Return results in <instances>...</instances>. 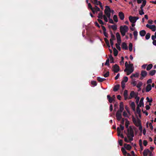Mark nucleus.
<instances>
[{"instance_id": "nucleus-46", "label": "nucleus", "mask_w": 156, "mask_h": 156, "mask_svg": "<svg viewBox=\"0 0 156 156\" xmlns=\"http://www.w3.org/2000/svg\"><path fill=\"white\" fill-rule=\"evenodd\" d=\"M129 64L128 65L127 68H133V64H130V61L129 62Z\"/></svg>"}, {"instance_id": "nucleus-39", "label": "nucleus", "mask_w": 156, "mask_h": 156, "mask_svg": "<svg viewBox=\"0 0 156 156\" xmlns=\"http://www.w3.org/2000/svg\"><path fill=\"white\" fill-rule=\"evenodd\" d=\"M142 82H139L138 83L137 85H136V87L138 88H140V87H141V86H142Z\"/></svg>"}, {"instance_id": "nucleus-63", "label": "nucleus", "mask_w": 156, "mask_h": 156, "mask_svg": "<svg viewBox=\"0 0 156 156\" xmlns=\"http://www.w3.org/2000/svg\"><path fill=\"white\" fill-rule=\"evenodd\" d=\"M109 110L111 112L113 110V105L112 104H111L110 106Z\"/></svg>"}, {"instance_id": "nucleus-55", "label": "nucleus", "mask_w": 156, "mask_h": 156, "mask_svg": "<svg viewBox=\"0 0 156 156\" xmlns=\"http://www.w3.org/2000/svg\"><path fill=\"white\" fill-rule=\"evenodd\" d=\"M133 121L134 123L136 126V124H137V123H136V120L134 118V117H133Z\"/></svg>"}, {"instance_id": "nucleus-62", "label": "nucleus", "mask_w": 156, "mask_h": 156, "mask_svg": "<svg viewBox=\"0 0 156 156\" xmlns=\"http://www.w3.org/2000/svg\"><path fill=\"white\" fill-rule=\"evenodd\" d=\"M120 131L121 130H124V126H122L121 124H120Z\"/></svg>"}, {"instance_id": "nucleus-52", "label": "nucleus", "mask_w": 156, "mask_h": 156, "mask_svg": "<svg viewBox=\"0 0 156 156\" xmlns=\"http://www.w3.org/2000/svg\"><path fill=\"white\" fill-rule=\"evenodd\" d=\"M146 100H147V102L149 103H151L152 101V99H150L148 97L146 98Z\"/></svg>"}, {"instance_id": "nucleus-24", "label": "nucleus", "mask_w": 156, "mask_h": 156, "mask_svg": "<svg viewBox=\"0 0 156 156\" xmlns=\"http://www.w3.org/2000/svg\"><path fill=\"white\" fill-rule=\"evenodd\" d=\"M103 12L102 11H101L98 14V17L99 19H102L103 18Z\"/></svg>"}, {"instance_id": "nucleus-25", "label": "nucleus", "mask_w": 156, "mask_h": 156, "mask_svg": "<svg viewBox=\"0 0 156 156\" xmlns=\"http://www.w3.org/2000/svg\"><path fill=\"white\" fill-rule=\"evenodd\" d=\"M134 38L135 40H137V36L138 35V32L136 30L133 32V33Z\"/></svg>"}, {"instance_id": "nucleus-61", "label": "nucleus", "mask_w": 156, "mask_h": 156, "mask_svg": "<svg viewBox=\"0 0 156 156\" xmlns=\"http://www.w3.org/2000/svg\"><path fill=\"white\" fill-rule=\"evenodd\" d=\"M104 41L105 42L106 44H108L109 43L108 40L106 38H104Z\"/></svg>"}, {"instance_id": "nucleus-36", "label": "nucleus", "mask_w": 156, "mask_h": 156, "mask_svg": "<svg viewBox=\"0 0 156 156\" xmlns=\"http://www.w3.org/2000/svg\"><path fill=\"white\" fill-rule=\"evenodd\" d=\"M129 124V122L127 120L125 123V126L126 128H127V129H128V128H129L128 127Z\"/></svg>"}, {"instance_id": "nucleus-26", "label": "nucleus", "mask_w": 156, "mask_h": 156, "mask_svg": "<svg viewBox=\"0 0 156 156\" xmlns=\"http://www.w3.org/2000/svg\"><path fill=\"white\" fill-rule=\"evenodd\" d=\"M113 49V53L114 56H116L118 54V51L115 48H114Z\"/></svg>"}, {"instance_id": "nucleus-18", "label": "nucleus", "mask_w": 156, "mask_h": 156, "mask_svg": "<svg viewBox=\"0 0 156 156\" xmlns=\"http://www.w3.org/2000/svg\"><path fill=\"white\" fill-rule=\"evenodd\" d=\"M151 89V84H148L146 87V91L148 92Z\"/></svg>"}, {"instance_id": "nucleus-54", "label": "nucleus", "mask_w": 156, "mask_h": 156, "mask_svg": "<svg viewBox=\"0 0 156 156\" xmlns=\"http://www.w3.org/2000/svg\"><path fill=\"white\" fill-rule=\"evenodd\" d=\"M123 115L125 117H128L127 114L125 111H124L123 112Z\"/></svg>"}, {"instance_id": "nucleus-48", "label": "nucleus", "mask_w": 156, "mask_h": 156, "mask_svg": "<svg viewBox=\"0 0 156 156\" xmlns=\"http://www.w3.org/2000/svg\"><path fill=\"white\" fill-rule=\"evenodd\" d=\"M91 83L92 85L96 86L97 85V83L96 81H93L91 82Z\"/></svg>"}, {"instance_id": "nucleus-14", "label": "nucleus", "mask_w": 156, "mask_h": 156, "mask_svg": "<svg viewBox=\"0 0 156 156\" xmlns=\"http://www.w3.org/2000/svg\"><path fill=\"white\" fill-rule=\"evenodd\" d=\"M147 74V72L144 70H142L141 71V75L143 77H145Z\"/></svg>"}, {"instance_id": "nucleus-17", "label": "nucleus", "mask_w": 156, "mask_h": 156, "mask_svg": "<svg viewBox=\"0 0 156 156\" xmlns=\"http://www.w3.org/2000/svg\"><path fill=\"white\" fill-rule=\"evenodd\" d=\"M144 99V98L142 97L141 98L139 104H138L140 107H141L142 106L143 107L144 106V103L143 102V100Z\"/></svg>"}, {"instance_id": "nucleus-57", "label": "nucleus", "mask_w": 156, "mask_h": 156, "mask_svg": "<svg viewBox=\"0 0 156 156\" xmlns=\"http://www.w3.org/2000/svg\"><path fill=\"white\" fill-rule=\"evenodd\" d=\"M124 57H121V60L120 61V64L121 65L122 64H124Z\"/></svg>"}, {"instance_id": "nucleus-7", "label": "nucleus", "mask_w": 156, "mask_h": 156, "mask_svg": "<svg viewBox=\"0 0 156 156\" xmlns=\"http://www.w3.org/2000/svg\"><path fill=\"white\" fill-rule=\"evenodd\" d=\"M121 151L122 152V153L124 155L126 156L127 155V156H131V155L130 154H129V153H127V152L126 151V150L123 147H122Z\"/></svg>"}, {"instance_id": "nucleus-59", "label": "nucleus", "mask_w": 156, "mask_h": 156, "mask_svg": "<svg viewBox=\"0 0 156 156\" xmlns=\"http://www.w3.org/2000/svg\"><path fill=\"white\" fill-rule=\"evenodd\" d=\"M101 27L102 30L103 31V32L106 31V29L104 26L101 25Z\"/></svg>"}, {"instance_id": "nucleus-21", "label": "nucleus", "mask_w": 156, "mask_h": 156, "mask_svg": "<svg viewBox=\"0 0 156 156\" xmlns=\"http://www.w3.org/2000/svg\"><path fill=\"white\" fill-rule=\"evenodd\" d=\"M107 98L109 102L110 103H112V101L114 100L113 98H112L109 95H108L107 96Z\"/></svg>"}, {"instance_id": "nucleus-35", "label": "nucleus", "mask_w": 156, "mask_h": 156, "mask_svg": "<svg viewBox=\"0 0 156 156\" xmlns=\"http://www.w3.org/2000/svg\"><path fill=\"white\" fill-rule=\"evenodd\" d=\"M117 130L118 133V136H120L121 134V131L120 128L119 127H118L117 128Z\"/></svg>"}, {"instance_id": "nucleus-50", "label": "nucleus", "mask_w": 156, "mask_h": 156, "mask_svg": "<svg viewBox=\"0 0 156 156\" xmlns=\"http://www.w3.org/2000/svg\"><path fill=\"white\" fill-rule=\"evenodd\" d=\"M111 38L110 39H111L113 41L115 40V36L114 34H112L111 35Z\"/></svg>"}, {"instance_id": "nucleus-16", "label": "nucleus", "mask_w": 156, "mask_h": 156, "mask_svg": "<svg viewBox=\"0 0 156 156\" xmlns=\"http://www.w3.org/2000/svg\"><path fill=\"white\" fill-rule=\"evenodd\" d=\"M139 34L141 36L144 37L145 35L146 32L145 30H142L140 31Z\"/></svg>"}, {"instance_id": "nucleus-22", "label": "nucleus", "mask_w": 156, "mask_h": 156, "mask_svg": "<svg viewBox=\"0 0 156 156\" xmlns=\"http://www.w3.org/2000/svg\"><path fill=\"white\" fill-rule=\"evenodd\" d=\"M156 72V71L155 70H152L149 71V75L150 76H153L154 75Z\"/></svg>"}, {"instance_id": "nucleus-1", "label": "nucleus", "mask_w": 156, "mask_h": 156, "mask_svg": "<svg viewBox=\"0 0 156 156\" xmlns=\"http://www.w3.org/2000/svg\"><path fill=\"white\" fill-rule=\"evenodd\" d=\"M123 110V104L122 102H121L119 106V110L117 111L116 114V117L118 121H120L122 119V112Z\"/></svg>"}, {"instance_id": "nucleus-42", "label": "nucleus", "mask_w": 156, "mask_h": 156, "mask_svg": "<svg viewBox=\"0 0 156 156\" xmlns=\"http://www.w3.org/2000/svg\"><path fill=\"white\" fill-rule=\"evenodd\" d=\"M105 65L108 66L109 65V60L108 58V59L106 60V62L105 63Z\"/></svg>"}, {"instance_id": "nucleus-28", "label": "nucleus", "mask_w": 156, "mask_h": 156, "mask_svg": "<svg viewBox=\"0 0 156 156\" xmlns=\"http://www.w3.org/2000/svg\"><path fill=\"white\" fill-rule=\"evenodd\" d=\"M138 122H139V125H138L137 124H136V126H139V130L141 132H142V125H141V124H140V121H139Z\"/></svg>"}, {"instance_id": "nucleus-56", "label": "nucleus", "mask_w": 156, "mask_h": 156, "mask_svg": "<svg viewBox=\"0 0 156 156\" xmlns=\"http://www.w3.org/2000/svg\"><path fill=\"white\" fill-rule=\"evenodd\" d=\"M143 144L144 146H146L147 144V141L146 140H144L143 141Z\"/></svg>"}, {"instance_id": "nucleus-15", "label": "nucleus", "mask_w": 156, "mask_h": 156, "mask_svg": "<svg viewBox=\"0 0 156 156\" xmlns=\"http://www.w3.org/2000/svg\"><path fill=\"white\" fill-rule=\"evenodd\" d=\"M124 147L127 150H130L131 148V147L129 144H124Z\"/></svg>"}, {"instance_id": "nucleus-38", "label": "nucleus", "mask_w": 156, "mask_h": 156, "mask_svg": "<svg viewBox=\"0 0 156 156\" xmlns=\"http://www.w3.org/2000/svg\"><path fill=\"white\" fill-rule=\"evenodd\" d=\"M128 80V78L127 76H125L123 77V80L122 81H123L124 83H126L127 82Z\"/></svg>"}, {"instance_id": "nucleus-13", "label": "nucleus", "mask_w": 156, "mask_h": 156, "mask_svg": "<svg viewBox=\"0 0 156 156\" xmlns=\"http://www.w3.org/2000/svg\"><path fill=\"white\" fill-rule=\"evenodd\" d=\"M140 106L139 105H137V107H136V112L138 114H139V116L140 117H141V115H140V112H141V110L140 108Z\"/></svg>"}, {"instance_id": "nucleus-37", "label": "nucleus", "mask_w": 156, "mask_h": 156, "mask_svg": "<svg viewBox=\"0 0 156 156\" xmlns=\"http://www.w3.org/2000/svg\"><path fill=\"white\" fill-rule=\"evenodd\" d=\"M113 19L114 20V21L115 22H118V17H117V15H114L113 16Z\"/></svg>"}, {"instance_id": "nucleus-8", "label": "nucleus", "mask_w": 156, "mask_h": 156, "mask_svg": "<svg viewBox=\"0 0 156 156\" xmlns=\"http://www.w3.org/2000/svg\"><path fill=\"white\" fill-rule=\"evenodd\" d=\"M136 96H137V94H136L134 91H132L130 93L129 99H131L132 98H133L134 96L136 97Z\"/></svg>"}, {"instance_id": "nucleus-34", "label": "nucleus", "mask_w": 156, "mask_h": 156, "mask_svg": "<svg viewBox=\"0 0 156 156\" xmlns=\"http://www.w3.org/2000/svg\"><path fill=\"white\" fill-rule=\"evenodd\" d=\"M151 36V34L150 33H147L145 36V38L146 40L149 39Z\"/></svg>"}, {"instance_id": "nucleus-12", "label": "nucleus", "mask_w": 156, "mask_h": 156, "mask_svg": "<svg viewBox=\"0 0 156 156\" xmlns=\"http://www.w3.org/2000/svg\"><path fill=\"white\" fill-rule=\"evenodd\" d=\"M150 152V151L148 149H145L143 152L144 156H147Z\"/></svg>"}, {"instance_id": "nucleus-6", "label": "nucleus", "mask_w": 156, "mask_h": 156, "mask_svg": "<svg viewBox=\"0 0 156 156\" xmlns=\"http://www.w3.org/2000/svg\"><path fill=\"white\" fill-rule=\"evenodd\" d=\"M105 10L104 12L106 15L107 13H111V10L109 7L107 5H106L105 6Z\"/></svg>"}, {"instance_id": "nucleus-19", "label": "nucleus", "mask_w": 156, "mask_h": 156, "mask_svg": "<svg viewBox=\"0 0 156 156\" xmlns=\"http://www.w3.org/2000/svg\"><path fill=\"white\" fill-rule=\"evenodd\" d=\"M108 27L109 28H111L114 31L116 30L117 29V27L116 25H109Z\"/></svg>"}, {"instance_id": "nucleus-41", "label": "nucleus", "mask_w": 156, "mask_h": 156, "mask_svg": "<svg viewBox=\"0 0 156 156\" xmlns=\"http://www.w3.org/2000/svg\"><path fill=\"white\" fill-rule=\"evenodd\" d=\"M94 8V10L96 12H98V11H100V9L99 8H98V6H95V7Z\"/></svg>"}, {"instance_id": "nucleus-30", "label": "nucleus", "mask_w": 156, "mask_h": 156, "mask_svg": "<svg viewBox=\"0 0 156 156\" xmlns=\"http://www.w3.org/2000/svg\"><path fill=\"white\" fill-rule=\"evenodd\" d=\"M116 37L117 38V40H121V37L120 34L119 33L117 32L116 33Z\"/></svg>"}, {"instance_id": "nucleus-43", "label": "nucleus", "mask_w": 156, "mask_h": 156, "mask_svg": "<svg viewBox=\"0 0 156 156\" xmlns=\"http://www.w3.org/2000/svg\"><path fill=\"white\" fill-rule=\"evenodd\" d=\"M135 99H136V103L138 104L140 98L136 96L135 97Z\"/></svg>"}, {"instance_id": "nucleus-47", "label": "nucleus", "mask_w": 156, "mask_h": 156, "mask_svg": "<svg viewBox=\"0 0 156 156\" xmlns=\"http://www.w3.org/2000/svg\"><path fill=\"white\" fill-rule=\"evenodd\" d=\"M125 83L123 81L121 82V87L123 90L125 87Z\"/></svg>"}, {"instance_id": "nucleus-27", "label": "nucleus", "mask_w": 156, "mask_h": 156, "mask_svg": "<svg viewBox=\"0 0 156 156\" xmlns=\"http://www.w3.org/2000/svg\"><path fill=\"white\" fill-rule=\"evenodd\" d=\"M153 67V65L152 64H150L148 65L147 68L146 69L147 70H150Z\"/></svg>"}, {"instance_id": "nucleus-53", "label": "nucleus", "mask_w": 156, "mask_h": 156, "mask_svg": "<svg viewBox=\"0 0 156 156\" xmlns=\"http://www.w3.org/2000/svg\"><path fill=\"white\" fill-rule=\"evenodd\" d=\"M103 18L105 21L106 22H107L108 21V19L106 16L105 15H103Z\"/></svg>"}, {"instance_id": "nucleus-3", "label": "nucleus", "mask_w": 156, "mask_h": 156, "mask_svg": "<svg viewBox=\"0 0 156 156\" xmlns=\"http://www.w3.org/2000/svg\"><path fill=\"white\" fill-rule=\"evenodd\" d=\"M128 27L126 25H124L123 26H121L120 27V32H126L128 31Z\"/></svg>"}, {"instance_id": "nucleus-2", "label": "nucleus", "mask_w": 156, "mask_h": 156, "mask_svg": "<svg viewBox=\"0 0 156 156\" xmlns=\"http://www.w3.org/2000/svg\"><path fill=\"white\" fill-rule=\"evenodd\" d=\"M127 131V135L128 137H129V136H134V131L131 126H129V128H128Z\"/></svg>"}, {"instance_id": "nucleus-4", "label": "nucleus", "mask_w": 156, "mask_h": 156, "mask_svg": "<svg viewBox=\"0 0 156 156\" xmlns=\"http://www.w3.org/2000/svg\"><path fill=\"white\" fill-rule=\"evenodd\" d=\"M129 21L132 23H135L136 20L139 19V17L136 16H130L129 17Z\"/></svg>"}, {"instance_id": "nucleus-60", "label": "nucleus", "mask_w": 156, "mask_h": 156, "mask_svg": "<svg viewBox=\"0 0 156 156\" xmlns=\"http://www.w3.org/2000/svg\"><path fill=\"white\" fill-rule=\"evenodd\" d=\"M122 141H123L122 140H120L119 141V144L120 146H122L123 145Z\"/></svg>"}, {"instance_id": "nucleus-9", "label": "nucleus", "mask_w": 156, "mask_h": 156, "mask_svg": "<svg viewBox=\"0 0 156 156\" xmlns=\"http://www.w3.org/2000/svg\"><path fill=\"white\" fill-rule=\"evenodd\" d=\"M119 16L121 20H122L124 19V15L122 12H119Z\"/></svg>"}, {"instance_id": "nucleus-20", "label": "nucleus", "mask_w": 156, "mask_h": 156, "mask_svg": "<svg viewBox=\"0 0 156 156\" xmlns=\"http://www.w3.org/2000/svg\"><path fill=\"white\" fill-rule=\"evenodd\" d=\"M120 87V85L119 84H117L115 85L114 88L113 90L115 91H117L119 90Z\"/></svg>"}, {"instance_id": "nucleus-31", "label": "nucleus", "mask_w": 156, "mask_h": 156, "mask_svg": "<svg viewBox=\"0 0 156 156\" xmlns=\"http://www.w3.org/2000/svg\"><path fill=\"white\" fill-rule=\"evenodd\" d=\"M97 80L100 82H102L105 80V78H102L99 77H98L97 78Z\"/></svg>"}, {"instance_id": "nucleus-58", "label": "nucleus", "mask_w": 156, "mask_h": 156, "mask_svg": "<svg viewBox=\"0 0 156 156\" xmlns=\"http://www.w3.org/2000/svg\"><path fill=\"white\" fill-rule=\"evenodd\" d=\"M88 8H90V9H92L93 8L92 7L90 3H88Z\"/></svg>"}, {"instance_id": "nucleus-29", "label": "nucleus", "mask_w": 156, "mask_h": 156, "mask_svg": "<svg viewBox=\"0 0 156 156\" xmlns=\"http://www.w3.org/2000/svg\"><path fill=\"white\" fill-rule=\"evenodd\" d=\"M146 3V1H144L143 2L142 4L141 5L140 9H143V8L145 5Z\"/></svg>"}, {"instance_id": "nucleus-23", "label": "nucleus", "mask_w": 156, "mask_h": 156, "mask_svg": "<svg viewBox=\"0 0 156 156\" xmlns=\"http://www.w3.org/2000/svg\"><path fill=\"white\" fill-rule=\"evenodd\" d=\"M139 76V73H136L135 74H132L130 78H132L133 77L138 78Z\"/></svg>"}, {"instance_id": "nucleus-51", "label": "nucleus", "mask_w": 156, "mask_h": 156, "mask_svg": "<svg viewBox=\"0 0 156 156\" xmlns=\"http://www.w3.org/2000/svg\"><path fill=\"white\" fill-rule=\"evenodd\" d=\"M120 45H117V44H115V46L117 48L119 51H121V48L120 46Z\"/></svg>"}, {"instance_id": "nucleus-64", "label": "nucleus", "mask_w": 156, "mask_h": 156, "mask_svg": "<svg viewBox=\"0 0 156 156\" xmlns=\"http://www.w3.org/2000/svg\"><path fill=\"white\" fill-rule=\"evenodd\" d=\"M109 22L110 23L113 24L114 23V22L113 20L111 19H109Z\"/></svg>"}, {"instance_id": "nucleus-33", "label": "nucleus", "mask_w": 156, "mask_h": 156, "mask_svg": "<svg viewBox=\"0 0 156 156\" xmlns=\"http://www.w3.org/2000/svg\"><path fill=\"white\" fill-rule=\"evenodd\" d=\"M133 44L132 43H130L129 44V49L130 51H132Z\"/></svg>"}, {"instance_id": "nucleus-32", "label": "nucleus", "mask_w": 156, "mask_h": 156, "mask_svg": "<svg viewBox=\"0 0 156 156\" xmlns=\"http://www.w3.org/2000/svg\"><path fill=\"white\" fill-rule=\"evenodd\" d=\"M150 29H151L152 31H155L156 30V26L154 25H151Z\"/></svg>"}, {"instance_id": "nucleus-5", "label": "nucleus", "mask_w": 156, "mask_h": 156, "mask_svg": "<svg viewBox=\"0 0 156 156\" xmlns=\"http://www.w3.org/2000/svg\"><path fill=\"white\" fill-rule=\"evenodd\" d=\"M119 66L116 64L113 66V71L114 73H117L119 71Z\"/></svg>"}, {"instance_id": "nucleus-45", "label": "nucleus", "mask_w": 156, "mask_h": 156, "mask_svg": "<svg viewBox=\"0 0 156 156\" xmlns=\"http://www.w3.org/2000/svg\"><path fill=\"white\" fill-rule=\"evenodd\" d=\"M139 13L140 15H143L144 13L143 11V9H141V10H139Z\"/></svg>"}, {"instance_id": "nucleus-44", "label": "nucleus", "mask_w": 156, "mask_h": 156, "mask_svg": "<svg viewBox=\"0 0 156 156\" xmlns=\"http://www.w3.org/2000/svg\"><path fill=\"white\" fill-rule=\"evenodd\" d=\"M98 22L100 24L103 25H104V23L103 22L102 20H101V19H98Z\"/></svg>"}, {"instance_id": "nucleus-40", "label": "nucleus", "mask_w": 156, "mask_h": 156, "mask_svg": "<svg viewBox=\"0 0 156 156\" xmlns=\"http://www.w3.org/2000/svg\"><path fill=\"white\" fill-rule=\"evenodd\" d=\"M109 71H107L106 73L103 75V76L105 77H107L109 76Z\"/></svg>"}, {"instance_id": "nucleus-49", "label": "nucleus", "mask_w": 156, "mask_h": 156, "mask_svg": "<svg viewBox=\"0 0 156 156\" xmlns=\"http://www.w3.org/2000/svg\"><path fill=\"white\" fill-rule=\"evenodd\" d=\"M123 95H124V96L126 97V96H128V91L127 90H125V91H124Z\"/></svg>"}, {"instance_id": "nucleus-10", "label": "nucleus", "mask_w": 156, "mask_h": 156, "mask_svg": "<svg viewBox=\"0 0 156 156\" xmlns=\"http://www.w3.org/2000/svg\"><path fill=\"white\" fill-rule=\"evenodd\" d=\"M122 48L123 49L127 50L128 49V48L127 44L125 42H123L122 43Z\"/></svg>"}, {"instance_id": "nucleus-11", "label": "nucleus", "mask_w": 156, "mask_h": 156, "mask_svg": "<svg viewBox=\"0 0 156 156\" xmlns=\"http://www.w3.org/2000/svg\"><path fill=\"white\" fill-rule=\"evenodd\" d=\"M134 69L133 68H126V69L124 70V72H126L127 71H128L130 74L132 73Z\"/></svg>"}]
</instances>
